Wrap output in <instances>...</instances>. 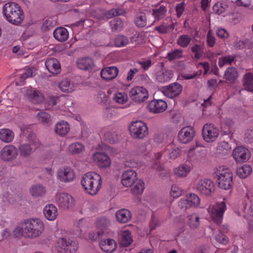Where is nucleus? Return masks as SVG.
Masks as SVG:
<instances>
[{"instance_id":"obj_1","label":"nucleus","mask_w":253,"mask_h":253,"mask_svg":"<svg viewBox=\"0 0 253 253\" xmlns=\"http://www.w3.org/2000/svg\"><path fill=\"white\" fill-rule=\"evenodd\" d=\"M43 230L44 224L40 219H26L15 228L13 235L16 237L33 239L39 237Z\"/></svg>"},{"instance_id":"obj_2","label":"nucleus","mask_w":253,"mask_h":253,"mask_svg":"<svg viewBox=\"0 0 253 253\" xmlns=\"http://www.w3.org/2000/svg\"><path fill=\"white\" fill-rule=\"evenodd\" d=\"M81 183L86 193L95 195L101 188V177L96 172H88L83 176Z\"/></svg>"},{"instance_id":"obj_3","label":"nucleus","mask_w":253,"mask_h":253,"mask_svg":"<svg viewBox=\"0 0 253 253\" xmlns=\"http://www.w3.org/2000/svg\"><path fill=\"white\" fill-rule=\"evenodd\" d=\"M3 12L7 20L13 25L21 24L24 18L21 7L14 2L6 3L3 7Z\"/></svg>"},{"instance_id":"obj_4","label":"nucleus","mask_w":253,"mask_h":253,"mask_svg":"<svg viewBox=\"0 0 253 253\" xmlns=\"http://www.w3.org/2000/svg\"><path fill=\"white\" fill-rule=\"evenodd\" d=\"M219 187L229 190L232 187L233 173L230 169L225 167H219L214 172Z\"/></svg>"},{"instance_id":"obj_5","label":"nucleus","mask_w":253,"mask_h":253,"mask_svg":"<svg viewBox=\"0 0 253 253\" xmlns=\"http://www.w3.org/2000/svg\"><path fill=\"white\" fill-rule=\"evenodd\" d=\"M78 243L67 236L60 237L56 241V248L59 253H75Z\"/></svg>"},{"instance_id":"obj_6","label":"nucleus","mask_w":253,"mask_h":253,"mask_svg":"<svg viewBox=\"0 0 253 253\" xmlns=\"http://www.w3.org/2000/svg\"><path fill=\"white\" fill-rule=\"evenodd\" d=\"M129 130L130 135L134 138L142 139L148 134L147 125L142 121L132 122L129 126Z\"/></svg>"},{"instance_id":"obj_7","label":"nucleus","mask_w":253,"mask_h":253,"mask_svg":"<svg viewBox=\"0 0 253 253\" xmlns=\"http://www.w3.org/2000/svg\"><path fill=\"white\" fill-rule=\"evenodd\" d=\"M55 202L59 208L63 210L71 209L75 204L73 197L65 192L57 193L55 197Z\"/></svg>"},{"instance_id":"obj_8","label":"nucleus","mask_w":253,"mask_h":253,"mask_svg":"<svg viewBox=\"0 0 253 253\" xmlns=\"http://www.w3.org/2000/svg\"><path fill=\"white\" fill-rule=\"evenodd\" d=\"M226 209V206L225 202H221L210 207L208 209V211L213 222L217 224H219L222 221L223 215Z\"/></svg>"},{"instance_id":"obj_9","label":"nucleus","mask_w":253,"mask_h":253,"mask_svg":"<svg viewBox=\"0 0 253 253\" xmlns=\"http://www.w3.org/2000/svg\"><path fill=\"white\" fill-rule=\"evenodd\" d=\"M219 134V129L211 124H205L202 129L204 139L207 142L214 141Z\"/></svg>"},{"instance_id":"obj_10","label":"nucleus","mask_w":253,"mask_h":253,"mask_svg":"<svg viewBox=\"0 0 253 253\" xmlns=\"http://www.w3.org/2000/svg\"><path fill=\"white\" fill-rule=\"evenodd\" d=\"M18 155L17 148L13 145H6L0 151V158L4 162H10L15 160Z\"/></svg>"},{"instance_id":"obj_11","label":"nucleus","mask_w":253,"mask_h":253,"mask_svg":"<svg viewBox=\"0 0 253 253\" xmlns=\"http://www.w3.org/2000/svg\"><path fill=\"white\" fill-rule=\"evenodd\" d=\"M200 203V199L198 195L191 193L181 199L178 203L179 207L184 210L190 208L197 207Z\"/></svg>"},{"instance_id":"obj_12","label":"nucleus","mask_w":253,"mask_h":253,"mask_svg":"<svg viewBox=\"0 0 253 253\" xmlns=\"http://www.w3.org/2000/svg\"><path fill=\"white\" fill-rule=\"evenodd\" d=\"M196 189L200 194L210 196L214 191V183L209 179H201L196 184Z\"/></svg>"},{"instance_id":"obj_13","label":"nucleus","mask_w":253,"mask_h":253,"mask_svg":"<svg viewBox=\"0 0 253 253\" xmlns=\"http://www.w3.org/2000/svg\"><path fill=\"white\" fill-rule=\"evenodd\" d=\"M129 95L132 100L138 103L144 102L149 96L148 90L142 86H136L131 89Z\"/></svg>"},{"instance_id":"obj_14","label":"nucleus","mask_w":253,"mask_h":253,"mask_svg":"<svg viewBox=\"0 0 253 253\" xmlns=\"http://www.w3.org/2000/svg\"><path fill=\"white\" fill-rule=\"evenodd\" d=\"M75 178L74 171L71 167H62L57 170V178L61 182H70L73 181Z\"/></svg>"},{"instance_id":"obj_15","label":"nucleus","mask_w":253,"mask_h":253,"mask_svg":"<svg viewBox=\"0 0 253 253\" xmlns=\"http://www.w3.org/2000/svg\"><path fill=\"white\" fill-rule=\"evenodd\" d=\"M195 135L194 128L190 126L183 127L180 129L178 134V138L179 142L186 144L191 142Z\"/></svg>"},{"instance_id":"obj_16","label":"nucleus","mask_w":253,"mask_h":253,"mask_svg":"<svg viewBox=\"0 0 253 253\" xmlns=\"http://www.w3.org/2000/svg\"><path fill=\"white\" fill-rule=\"evenodd\" d=\"M233 156L237 163L245 162L250 159L251 154L249 150L243 146L236 147L233 151Z\"/></svg>"},{"instance_id":"obj_17","label":"nucleus","mask_w":253,"mask_h":253,"mask_svg":"<svg viewBox=\"0 0 253 253\" xmlns=\"http://www.w3.org/2000/svg\"><path fill=\"white\" fill-rule=\"evenodd\" d=\"M182 86L178 83H174L164 87V94L169 98H172L178 96L182 91Z\"/></svg>"},{"instance_id":"obj_18","label":"nucleus","mask_w":253,"mask_h":253,"mask_svg":"<svg viewBox=\"0 0 253 253\" xmlns=\"http://www.w3.org/2000/svg\"><path fill=\"white\" fill-rule=\"evenodd\" d=\"M93 162L99 167L107 168L111 165V160L104 153L97 152L92 155Z\"/></svg>"},{"instance_id":"obj_19","label":"nucleus","mask_w":253,"mask_h":253,"mask_svg":"<svg viewBox=\"0 0 253 253\" xmlns=\"http://www.w3.org/2000/svg\"><path fill=\"white\" fill-rule=\"evenodd\" d=\"M167 108L166 102L162 99L152 100L147 106L149 111L153 113H162L165 111Z\"/></svg>"},{"instance_id":"obj_20","label":"nucleus","mask_w":253,"mask_h":253,"mask_svg":"<svg viewBox=\"0 0 253 253\" xmlns=\"http://www.w3.org/2000/svg\"><path fill=\"white\" fill-rule=\"evenodd\" d=\"M136 173L132 169L126 170L122 175V183L126 187L131 186L136 178Z\"/></svg>"},{"instance_id":"obj_21","label":"nucleus","mask_w":253,"mask_h":253,"mask_svg":"<svg viewBox=\"0 0 253 253\" xmlns=\"http://www.w3.org/2000/svg\"><path fill=\"white\" fill-rule=\"evenodd\" d=\"M119 73L118 69L115 66L107 67L103 68L100 72L101 78L106 81L115 79Z\"/></svg>"},{"instance_id":"obj_22","label":"nucleus","mask_w":253,"mask_h":253,"mask_svg":"<svg viewBox=\"0 0 253 253\" xmlns=\"http://www.w3.org/2000/svg\"><path fill=\"white\" fill-rule=\"evenodd\" d=\"M45 65L48 71L51 74L57 75L61 71L60 64L55 58L47 59L45 62Z\"/></svg>"},{"instance_id":"obj_23","label":"nucleus","mask_w":253,"mask_h":253,"mask_svg":"<svg viewBox=\"0 0 253 253\" xmlns=\"http://www.w3.org/2000/svg\"><path fill=\"white\" fill-rule=\"evenodd\" d=\"M45 217L48 220L53 221L58 216V210L53 204H47L43 209Z\"/></svg>"},{"instance_id":"obj_24","label":"nucleus","mask_w":253,"mask_h":253,"mask_svg":"<svg viewBox=\"0 0 253 253\" xmlns=\"http://www.w3.org/2000/svg\"><path fill=\"white\" fill-rule=\"evenodd\" d=\"M27 94L30 101L34 104H40L44 100V95L38 90H28Z\"/></svg>"},{"instance_id":"obj_25","label":"nucleus","mask_w":253,"mask_h":253,"mask_svg":"<svg viewBox=\"0 0 253 253\" xmlns=\"http://www.w3.org/2000/svg\"><path fill=\"white\" fill-rule=\"evenodd\" d=\"M99 246L102 251L107 253L113 252L117 247L116 242L112 239L101 240L99 243Z\"/></svg>"},{"instance_id":"obj_26","label":"nucleus","mask_w":253,"mask_h":253,"mask_svg":"<svg viewBox=\"0 0 253 253\" xmlns=\"http://www.w3.org/2000/svg\"><path fill=\"white\" fill-rule=\"evenodd\" d=\"M17 149L20 157L22 159L29 158L34 152L32 147L28 143L20 144Z\"/></svg>"},{"instance_id":"obj_27","label":"nucleus","mask_w":253,"mask_h":253,"mask_svg":"<svg viewBox=\"0 0 253 253\" xmlns=\"http://www.w3.org/2000/svg\"><path fill=\"white\" fill-rule=\"evenodd\" d=\"M77 66L81 70L85 71H92L94 68L93 61L90 58H83L78 60Z\"/></svg>"},{"instance_id":"obj_28","label":"nucleus","mask_w":253,"mask_h":253,"mask_svg":"<svg viewBox=\"0 0 253 253\" xmlns=\"http://www.w3.org/2000/svg\"><path fill=\"white\" fill-rule=\"evenodd\" d=\"M173 73L170 70H161L157 71L155 75V80L160 83L169 81L172 78Z\"/></svg>"},{"instance_id":"obj_29","label":"nucleus","mask_w":253,"mask_h":253,"mask_svg":"<svg viewBox=\"0 0 253 253\" xmlns=\"http://www.w3.org/2000/svg\"><path fill=\"white\" fill-rule=\"evenodd\" d=\"M70 130L69 124L64 121L58 122L54 126L55 132L61 136L66 135Z\"/></svg>"},{"instance_id":"obj_30","label":"nucleus","mask_w":253,"mask_h":253,"mask_svg":"<svg viewBox=\"0 0 253 253\" xmlns=\"http://www.w3.org/2000/svg\"><path fill=\"white\" fill-rule=\"evenodd\" d=\"M22 133L31 143V145L37 148L40 146V142L39 139L36 137L32 132L30 128H23L22 129Z\"/></svg>"},{"instance_id":"obj_31","label":"nucleus","mask_w":253,"mask_h":253,"mask_svg":"<svg viewBox=\"0 0 253 253\" xmlns=\"http://www.w3.org/2000/svg\"><path fill=\"white\" fill-rule=\"evenodd\" d=\"M53 36L58 41L64 42L68 39L69 33L66 28L60 27L54 30Z\"/></svg>"},{"instance_id":"obj_32","label":"nucleus","mask_w":253,"mask_h":253,"mask_svg":"<svg viewBox=\"0 0 253 253\" xmlns=\"http://www.w3.org/2000/svg\"><path fill=\"white\" fill-rule=\"evenodd\" d=\"M115 215L117 221L123 223L127 222L131 218L130 211L125 209L118 211Z\"/></svg>"},{"instance_id":"obj_33","label":"nucleus","mask_w":253,"mask_h":253,"mask_svg":"<svg viewBox=\"0 0 253 253\" xmlns=\"http://www.w3.org/2000/svg\"><path fill=\"white\" fill-rule=\"evenodd\" d=\"M14 133L8 128L0 129V140L4 143H11L14 139Z\"/></svg>"},{"instance_id":"obj_34","label":"nucleus","mask_w":253,"mask_h":253,"mask_svg":"<svg viewBox=\"0 0 253 253\" xmlns=\"http://www.w3.org/2000/svg\"><path fill=\"white\" fill-rule=\"evenodd\" d=\"M238 77V73L237 69L234 67H229L225 71L223 78L230 83H235Z\"/></svg>"},{"instance_id":"obj_35","label":"nucleus","mask_w":253,"mask_h":253,"mask_svg":"<svg viewBox=\"0 0 253 253\" xmlns=\"http://www.w3.org/2000/svg\"><path fill=\"white\" fill-rule=\"evenodd\" d=\"M59 88L64 92L71 93L73 92L76 88L74 83L69 80H64L59 84Z\"/></svg>"},{"instance_id":"obj_36","label":"nucleus","mask_w":253,"mask_h":253,"mask_svg":"<svg viewBox=\"0 0 253 253\" xmlns=\"http://www.w3.org/2000/svg\"><path fill=\"white\" fill-rule=\"evenodd\" d=\"M243 84L244 89L249 92H253V73H246L243 78Z\"/></svg>"},{"instance_id":"obj_37","label":"nucleus","mask_w":253,"mask_h":253,"mask_svg":"<svg viewBox=\"0 0 253 253\" xmlns=\"http://www.w3.org/2000/svg\"><path fill=\"white\" fill-rule=\"evenodd\" d=\"M154 29L160 34H168L173 30L174 26L173 24L163 22L160 25L155 27Z\"/></svg>"},{"instance_id":"obj_38","label":"nucleus","mask_w":253,"mask_h":253,"mask_svg":"<svg viewBox=\"0 0 253 253\" xmlns=\"http://www.w3.org/2000/svg\"><path fill=\"white\" fill-rule=\"evenodd\" d=\"M191 170V167L187 164L181 165L174 169V173L178 177H183L187 175Z\"/></svg>"},{"instance_id":"obj_39","label":"nucleus","mask_w":253,"mask_h":253,"mask_svg":"<svg viewBox=\"0 0 253 253\" xmlns=\"http://www.w3.org/2000/svg\"><path fill=\"white\" fill-rule=\"evenodd\" d=\"M180 150L177 147L169 145L164 153L167 155L169 159L175 160L180 155Z\"/></svg>"},{"instance_id":"obj_40","label":"nucleus","mask_w":253,"mask_h":253,"mask_svg":"<svg viewBox=\"0 0 253 253\" xmlns=\"http://www.w3.org/2000/svg\"><path fill=\"white\" fill-rule=\"evenodd\" d=\"M135 25L139 28H142L147 25V18L145 12L139 11L136 13L134 19Z\"/></svg>"},{"instance_id":"obj_41","label":"nucleus","mask_w":253,"mask_h":253,"mask_svg":"<svg viewBox=\"0 0 253 253\" xmlns=\"http://www.w3.org/2000/svg\"><path fill=\"white\" fill-rule=\"evenodd\" d=\"M37 118L38 120L46 126H49L52 124L51 116L46 112L40 111L37 114Z\"/></svg>"},{"instance_id":"obj_42","label":"nucleus","mask_w":253,"mask_h":253,"mask_svg":"<svg viewBox=\"0 0 253 253\" xmlns=\"http://www.w3.org/2000/svg\"><path fill=\"white\" fill-rule=\"evenodd\" d=\"M30 192L33 196L39 197L44 196L46 193V190L42 185L36 184L31 187Z\"/></svg>"},{"instance_id":"obj_43","label":"nucleus","mask_w":253,"mask_h":253,"mask_svg":"<svg viewBox=\"0 0 253 253\" xmlns=\"http://www.w3.org/2000/svg\"><path fill=\"white\" fill-rule=\"evenodd\" d=\"M203 157L199 152L190 150L188 153L187 161L193 165L201 161Z\"/></svg>"},{"instance_id":"obj_44","label":"nucleus","mask_w":253,"mask_h":253,"mask_svg":"<svg viewBox=\"0 0 253 253\" xmlns=\"http://www.w3.org/2000/svg\"><path fill=\"white\" fill-rule=\"evenodd\" d=\"M252 168L248 165H245L242 167L237 169L236 173L241 178H245L248 177L252 172Z\"/></svg>"},{"instance_id":"obj_45","label":"nucleus","mask_w":253,"mask_h":253,"mask_svg":"<svg viewBox=\"0 0 253 253\" xmlns=\"http://www.w3.org/2000/svg\"><path fill=\"white\" fill-rule=\"evenodd\" d=\"M167 9L164 5H161L159 8L152 9V15L156 20L159 21L165 17Z\"/></svg>"},{"instance_id":"obj_46","label":"nucleus","mask_w":253,"mask_h":253,"mask_svg":"<svg viewBox=\"0 0 253 253\" xmlns=\"http://www.w3.org/2000/svg\"><path fill=\"white\" fill-rule=\"evenodd\" d=\"M192 40L191 37L186 34H183L179 36L176 41L177 44L182 47H187L190 44Z\"/></svg>"},{"instance_id":"obj_47","label":"nucleus","mask_w":253,"mask_h":253,"mask_svg":"<svg viewBox=\"0 0 253 253\" xmlns=\"http://www.w3.org/2000/svg\"><path fill=\"white\" fill-rule=\"evenodd\" d=\"M134 186L131 189L132 192L135 195L141 194L144 189V182L141 179H136L133 183Z\"/></svg>"},{"instance_id":"obj_48","label":"nucleus","mask_w":253,"mask_h":253,"mask_svg":"<svg viewBox=\"0 0 253 253\" xmlns=\"http://www.w3.org/2000/svg\"><path fill=\"white\" fill-rule=\"evenodd\" d=\"M218 153L223 155L229 154L231 150V147L229 144L225 141L220 142L217 146Z\"/></svg>"},{"instance_id":"obj_49","label":"nucleus","mask_w":253,"mask_h":253,"mask_svg":"<svg viewBox=\"0 0 253 253\" xmlns=\"http://www.w3.org/2000/svg\"><path fill=\"white\" fill-rule=\"evenodd\" d=\"M110 25L112 31L116 32L122 30L123 28L124 23L121 18H116L110 22Z\"/></svg>"},{"instance_id":"obj_50","label":"nucleus","mask_w":253,"mask_h":253,"mask_svg":"<svg viewBox=\"0 0 253 253\" xmlns=\"http://www.w3.org/2000/svg\"><path fill=\"white\" fill-rule=\"evenodd\" d=\"M84 148V146L80 142L72 143L68 147L69 152L73 154H77L82 152Z\"/></svg>"},{"instance_id":"obj_51","label":"nucleus","mask_w":253,"mask_h":253,"mask_svg":"<svg viewBox=\"0 0 253 253\" xmlns=\"http://www.w3.org/2000/svg\"><path fill=\"white\" fill-rule=\"evenodd\" d=\"M191 51L194 54V57L196 59H199L204 52V46L201 44H194L191 47Z\"/></svg>"},{"instance_id":"obj_52","label":"nucleus","mask_w":253,"mask_h":253,"mask_svg":"<svg viewBox=\"0 0 253 253\" xmlns=\"http://www.w3.org/2000/svg\"><path fill=\"white\" fill-rule=\"evenodd\" d=\"M122 240L121 244L127 247L131 244L132 240L131 237V234L129 231L125 230L122 233Z\"/></svg>"},{"instance_id":"obj_53","label":"nucleus","mask_w":253,"mask_h":253,"mask_svg":"<svg viewBox=\"0 0 253 253\" xmlns=\"http://www.w3.org/2000/svg\"><path fill=\"white\" fill-rule=\"evenodd\" d=\"M104 139L111 143H115L119 140V137L114 132L107 131L103 134Z\"/></svg>"},{"instance_id":"obj_54","label":"nucleus","mask_w":253,"mask_h":253,"mask_svg":"<svg viewBox=\"0 0 253 253\" xmlns=\"http://www.w3.org/2000/svg\"><path fill=\"white\" fill-rule=\"evenodd\" d=\"M183 51L180 49H176L167 54V58L169 60L172 61L182 57Z\"/></svg>"},{"instance_id":"obj_55","label":"nucleus","mask_w":253,"mask_h":253,"mask_svg":"<svg viewBox=\"0 0 253 253\" xmlns=\"http://www.w3.org/2000/svg\"><path fill=\"white\" fill-rule=\"evenodd\" d=\"M125 13V10L121 8H113L105 13V16L107 18H111L114 16L123 15Z\"/></svg>"},{"instance_id":"obj_56","label":"nucleus","mask_w":253,"mask_h":253,"mask_svg":"<svg viewBox=\"0 0 253 253\" xmlns=\"http://www.w3.org/2000/svg\"><path fill=\"white\" fill-rule=\"evenodd\" d=\"M128 42V38L123 35H119L115 39V44L118 47L125 46Z\"/></svg>"},{"instance_id":"obj_57","label":"nucleus","mask_w":253,"mask_h":253,"mask_svg":"<svg viewBox=\"0 0 253 253\" xmlns=\"http://www.w3.org/2000/svg\"><path fill=\"white\" fill-rule=\"evenodd\" d=\"M235 59V56L232 55H228L223 58H220L218 60V65L220 68H222L225 65L231 64Z\"/></svg>"},{"instance_id":"obj_58","label":"nucleus","mask_w":253,"mask_h":253,"mask_svg":"<svg viewBox=\"0 0 253 253\" xmlns=\"http://www.w3.org/2000/svg\"><path fill=\"white\" fill-rule=\"evenodd\" d=\"M114 100L119 104H124L128 100V97L125 93H117L114 94Z\"/></svg>"},{"instance_id":"obj_59","label":"nucleus","mask_w":253,"mask_h":253,"mask_svg":"<svg viewBox=\"0 0 253 253\" xmlns=\"http://www.w3.org/2000/svg\"><path fill=\"white\" fill-rule=\"evenodd\" d=\"M199 218L196 215H192L189 217L188 224L191 228H196L199 226Z\"/></svg>"},{"instance_id":"obj_60","label":"nucleus","mask_w":253,"mask_h":253,"mask_svg":"<svg viewBox=\"0 0 253 253\" xmlns=\"http://www.w3.org/2000/svg\"><path fill=\"white\" fill-rule=\"evenodd\" d=\"M55 23V21L52 18H49L44 21L42 29L44 31H48L54 26Z\"/></svg>"},{"instance_id":"obj_61","label":"nucleus","mask_w":253,"mask_h":253,"mask_svg":"<svg viewBox=\"0 0 253 253\" xmlns=\"http://www.w3.org/2000/svg\"><path fill=\"white\" fill-rule=\"evenodd\" d=\"M215 239L219 244L223 245H226L229 242L228 237L222 233L215 235Z\"/></svg>"},{"instance_id":"obj_62","label":"nucleus","mask_w":253,"mask_h":253,"mask_svg":"<svg viewBox=\"0 0 253 253\" xmlns=\"http://www.w3.org/2000/svg\"><path fill=\"white\" fill-rule=\"evenodd\" d=\"M136 63L144 71L147 70L152 65V61L150 59H142Z\"/></svg>"},{"instance_id":"obj_63","label":"nucleus","mask_w":253,"mask_h":253,"mask_svg":"<svg viewBox=\"0 0 253 253\" xmlns=\"http://www.w3.org/2000/svg\"><path fill=\"white\" fill-rule=\"evenodd\" d=\"M109 97L104 92H99L97 95V101L100 104L106 105L108 101Z\"/></svg>"},{"instance_id":"obj_64","label":"nucleus","mask_w":253,"mask_h":253,"mask_svg":"<svg viewBox=\"0 0 253 253\" xmlns=\"http://www.w3.org/2000/svg\"><path fill=\"white\" fill-rule=\"evenodd\" d=\"M96 224L98 228L103 229L110 225V221L108 218L102 217L97 220Z\"/></svg>"}]
</instances>
